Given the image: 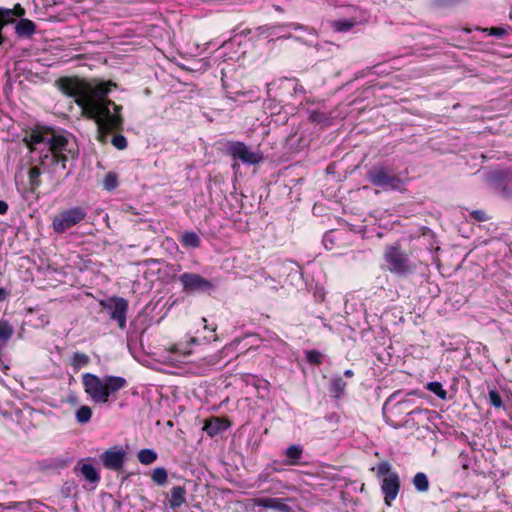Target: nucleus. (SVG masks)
<instances>
[{"label":"nucleus","mask_w":512,"mask_h":512,"mask_svg":"<svg viewBox=\"0 0 512 512\" xmlns=\"http://www.w3.org/2000/svg\"><path fill=\"white\" fill-rule=\"evenodd\" d=\"M55 86L63 95L74 98L84 118L95 121L98 141L105 142L109 134L123 130V108L108 98L112 88L117 87L112 80L93 83L77 76H63Z\"/></svg>","instance_id":"nucleus-1"},{"label":"nucleus","mask_w":512,"mask_h":512,"mask_svg":"<svg viewBox=\"0 0 512 512\" xmlns=\"http://www.w3.org/2000/svg\"><path fill=\"white\" fill-rule=\"evenodd\" d=\"M82 385L92 401L105 404L110 398H116V394L126 388L128 383L122 376L105 375L100 378L87 372L82 375Z\"/></svg>","instance_id":"nucleus-2"},{"label":"nucleus","mask_w":512,"mask_h":512,"mask_svg":"<svg viewBox=\"0 0 512 512\" xmlns=\"http://www.w3.org/2000/svg\"><path fill=\"white\" fill-rule=\"evenodd\" d=\"M68 144L67 137L55 134L51 129L47 140L48 150L41 159V166L43 168L52 166L54 172L58 171V169L65 170L69 158H75V153L68 149Z\"/></svg>","instance_id":"nucleus-3"},{"label":"nucleus","mask_w":512,"mask_h":512,"mask_svg":"<svg viewBox=\"0 0 512 512\" xmlns=\"http://www.w3.org/2000/svg\"><path fill=\"white\" fill-rule=\"evenodd\" d=\"M375 476L380 479V488L384 496V503L390 507L397 498L400 491L401 482L397 471L393 470L389 461L384 460L370 469Z\"/></svg>","instance_id":"nucleus-4"},{"label":"nucleus","mask_w":512,"mask_h":512,"mask_svg":"<svg viewBox=\"0 0 512 512\" xmlns=\"http://www.w3.org/2000/svg\"><path fill=\"white\" fill-rule=\"evenodd\" d=\"M383 261L385 269L398 277H407L416 270V265L397 243L385 247Z\"/></svg>","instance_id":"nucleus-5"},{"label":"nucleus","mask_w":512,"mask_h":512,"mask_svg":"<svg viewBox=\"0 0 512 512\" xmlns=\"http://www.w3.org/2000/svg\"><path fill=\"white\" fill-rule=\"evenodd\" d=\"M366 178L373 186L380 187L383 190H397L403 184L399 174L384 165L371 167L366 173Z\"/></svg>","instance_id":"nucleus-6"},{"label":"nucleus","mask_w":512,"mask_h":512,"mask_svg":"<svg viewBox=\"0 0 512 512\" xmlns=\"http://www.w3.org/2000/svg\"><path fill=\"white\" fill-rule=\"evenodd\" d=\"M224 152L234 160L232 164L234 170L239 168L238 161H241L243 164L256 165L263 160V155L260 152L252 151L241 141H228Z\"/></svg>","instance_id":"nucleus-7"},{"label":"nucleus","mask_w":512,"mask_h":512,"mask_svg":"<svg viewBox=\"0 0 512 512\" xmlns=\"http://www.w3.org/2000/svg\"><path fill=\"white\" fill-rule=\"evenodd\" d=\"M86 215L84 208L79 206L60 211L52 219L53 231L62 234L83 221Z\"/></svg>","instance_id":"nucleus-8"},{"label":"nucleus","mask_w":512,"mask_h":512,"mask_svg":"<svg viewBox=\"0 0 512 512\" xmlns=\"http://www.w3.org/2000/svg\"><path fill=\"white\" fill-rule=\"evenodd\" d=\"M179 281L182 284V291L186 294L208 292L214 287L210 280L192 272L181 274Z\"/></svg>","instance_id":"nucleus-9"},{"label":"nucleus","mask_w":512,"mask_h":512,"mask_svg":"<svg viewBox=\"0 0 512 512\" xmlns=\"http://www.w3.org/2000/svg\"><path fill=\"white\" fill-rule=\"evenodd\" d=\"M101 305L110 310V319L117 322L120 329L126 328V315L129 307L128 301L123 297H112L108 301H101Z\"/></svg>","instance_id":"nucleus-10"},{"label":"nucleus","mask_w":512,"mask_h":512,"mask_svg":"<svg viewBox=\"0 0 512 512\" xmlns=\"http://www.w3.org/2000/svg\"><path fill=\"white\" fill-rule=\"evenodd\" d=\"M430 412L431 411L427 408H409L408 411L406 412V416H403L400 419L388 418V424L394 428H418L419 425L424 421V416L429 414Z\"/></svg>","instance_id":"nucleus-11"},{"label":"nucleus","mask_w":512,"mask_h":512,"mask_svg":"<svg viewBox=\"0 0 512 512\" xmlns=\"http://www.w3.org/2000/svg\"><path fill=\"white\" fill-rule=\"evenodd\" d=\"M297 83L294 79L283 78L278 82L271 84V88L268 90L269 96H272L271 92L274 91L273 97L280 104H284L289 100L290 96L296 91Z\"/></svg>","instance_id":"nucleus-12"},{"label":"nucleus","mask_w":512,"mask_h":512,"mask_svg":"<svg viewBox=\"0 0 512 512\" xmlns=\"http://www.w3.org/2000/svg\"><path fill=\"white\" fill-rule=\"evenodd\" d=\"M285 29H293L295 31L301 30L304 32L311 33V30L308 26L300 24V23H276V24H267L260 26L258 28L259 34L265 37H271L277 35L279 32L284 31Z\"/></svg>","instance_id":"nucleus-13"},{"label":"nucleus","mask_w":512,"mask_h":512,"mask_svg":"<svg viewBox=\"0 0 512 512\" xmlns=\"http://www.w3.org/2000/svg\"><path fill=\"white\" fill-rule=\"evenodd\" d=\"M100 459L105 468L119 471L124 466L125 452L117 448L107 449L101 454Z\"/></svg>","instance_id":"nucleus-14"},{"label":"nucleus","mask_w":512,"mask_h":512,"mask_svg":"<svg viewBox=\"0 0 512 512\" xmlns=\"http://www.w3.org/2000/svg\"><path fill=\"white\" fill-rule=\"evenodd\" d=\"M51 132V128H47L41 125H36L34 128L30 130L24 137V142L30 151H34L36 146L39 144H46L48 136Z\"/></svg>","instance_id":"nucleus-15"},{"label":"nucleus","mask_w":512,"mask_h":512,"mask_svg":"<svg viewBox=\"0 0 512 512\" xmlns=\"http://www.w3.org/2000/svg\"><path fill=\"white\" fill-rule=\"evenodd\" d=\"M231 423L226 417H211L210 419L205 421L203 426V430L210 437H214L224 431H226L230 427Z\"/></svg>","instance_id":"nucleus-16"},{"label":"nucleus","mask_w":512,"mask_h":512,"mask_svg":"<svg viewBox=\"0 0 512 512\" xmlns=\"http://www.w3.org/2000/svg\"><path fill=\"white\" fill-rule=\"evenodd\" d=\"M256 506L266 509H273L278 512H292V508L281 498H257L254 500Z\"/></svg>","instance_id":"nucleus-17"},{"label":"nucleus","mask_w":512,"mask_h":512,"mask_svg":"<svg viewBox=\"0 0 512 512\" xmlns=\"http://www.w3.org/2000/svg\"><path fill=\"white\" fill-rule=\"evenodd\" d=\"M74 472H80L81 475L90 483H98L100 481V474L92 464L79 462L74 467Z\"/></svg>","instance_id":"nucleus-18"},{"label":"nucleus","mask_w":512,"mask_h":512,"mask_svg":"<svg viewBox=\"0 0 512 512\" xmlns=\"http://www.w3.org/2000/svg\"><path fill=\"white\" fill-rule=\"evenodd\" d=\"M36 32V24L27 18H21L15 25V33L20 38H30Z\"/></svg>","instance_id":"nucleus-19"},{"label":"nucleus","mask_w":512,"mask_h":512,"mask_svg":"<svg viewBox=\"0 0 512 512\" xmlns=\"http://www.w3.org/2000/svg\"><path fill=\"white\" fill-rule=\"evenodd\" d=\"M186 502V489L183 486H174L169 494V507L173 510L180 508Z\"/></svg>","instance_id":"nucleus-20"},{"label":"nucleus","mask_w":512,"mask_h":512,"mask_svg":"<svg viewBox=\"0 0 512 512\" xmlns=\"http://www.w3.org/2000/svg\"><path fill=\"white\" fill-rule=\"evenodd\" d=\"M179 242L184 248H199L201 245V238L194 231H185L179 238Z\"/></svg>","instance_id":"nucleus-21"},{"label":"nucleus","mask_w":512,"mask_h":512,"mask_svg":"<svg viewBox=\"0 0 512 512\" xmlns=\"http://www.w3.org/2000/svg\"><path fill=\"white\" fill-rule=\"evenodd\" d=\"M285 464L287 465H298L303 455V449L298 445H291L285 450Z\"/></svg>","instance_id":"nucleus-22"},{"label":"nucleus","mask_w":512,"mask_h":512,"mask_svg":"<svg viewBox=\"0 0 512 512\" xmlns=\"http://www.w3.org/2000/svg\"><path fill=\"white\" fill-rule=\"evenodd\" d=\"M409 408H411L409 400L399 401L391 408L389 413L385 416L386 421L388 422V418L400 419L401 415L406 416V412L408 411Z\"/></svg>","instance_id":"nucleus-23"},{"label":"nucleus","mask_w":512,"mask_h":512,"mask_svg":"<svg viewBox=\"0 0 512 512\" xmlns=\"http://www.w3.org/2000/svg\"><path fill=\"white\" fill-rule=\"evenodd\" d=\"M102 186L106 191H114L119 186L118 174L114 171L106 173L102 180Z\"/></svg>","instance_id":"nucleus-24"},{"label":"nucleus","mask_w":512,"mask_h":512,"mask_svg":"<svg viewBox=\"0 0 512 512\" xmlns=\"http://www.w3.org/2000/svg\"><path fill=\"white\" fill-rule=\"evenodd\" d=\"M90 363V358L87 354L83 352H75L70 361V365L74 368L75 371L86 367Z\"/></svg>","instance_id":"nucleus-25"},{"label":"nucleus","mask_w":512,"mask_h":512,"mask_svg":"<svg viewBox=\"0 0 512 512\" xmlns=\"http://www.w3.org/2000/svg\"><path fill=\"white\" fill-rule=\"evenodd\" d=\"M347 383L342 377L338 376L331 380L330 392L335 398H340L346 391Z\"/></svg>","instance_id":"nucleus-26"},{"label":"nucleus","mask_w":512,"mask_h":512,"mask_svg":"<svg viewBox=\"0 0 512 512\" xmlns=\"http://www.w3.org/2000/svg\"><path fill=\"white\" fill-rule=\"evenodd\" d=\"M413 485L418 492L424 493L429 489V480L425 473L418 472L413 477Z\"/></svg>","instance_id":"nucleus-27"},{"label":"nucleus","mask_w":512,"mask_h":512,"mask_svg":"<svg viewBox=\"0 0 512 512\" xmlns=\"http://www.w3.org/2000/svg\"><path fill=\"white\" fill-rule=\"evenodd\" d=\"M355 25V19H340L331 22V27L335 32L350 31Z\"/></svg>","instance_id":"nucleus-28"},{"label":"nucleus","mask_w":512,"mask_h":512,"mask_svg":"<svg viewBox=\"0 0 512 512\" xmlns=\"http://www.w3.org/2000/svg\"><path fill=\"white\" fill-rule=\"evenodd\" d=\"M157 457V453L148 448L141 449L137 454L138 461L143 465H150L154 463L157 460Z\"/></svg>","instance_id":"nucleus-29"},{"label":"nucleus","mask_w":512,"mask_h":512,"mask_svg":"<svg viewBox=\"0 0 512 512\" xmlns=\"http://www.w3.org/2000/svg\"><path fill=\"white\" fill-rule=\"evenodd\" d=\"M41 169L38 166H33L29 169V184L31 191H35L41 185L40 181Z\"/></svg>","instance_id":"nucleus-30"},{"label":"nucleus","mask_w":512,"mask_h":512,"mask_svg":"<svg viewBox=\"0 0 512 512\" xmlns=\"http://www.w3.org/2000/svg\"><path fill=\"white\" fill-rule=\"evenodd\" d=\"M151 479L157 485H165L168 480V472L164 467H157L153 470L151 474Z\"/></svg>","instance_id":"nucleus-31"},{"label":"nucleus","mask_w":512,"mask_h":512,"mask_svg":"<svg viewBox=\"0 0 512 512\" xmlns=\"http://www.w3.org/2000/svg\"><path fill=\"white\" fill-rule=\"evenodd\" d=\"M14 333L13 326L7 320H0V340L7 342Z\"/></svg>","instance_id":"nucleus-32"},{"label":"nucleus","mask_w":512,"mask_h":512,"mask_svg":"<svg viewBox=\"0 0 512 512\" xmlns=\"http://www.w3.org/2000/svg\"><path fill=\"white\" fill-rule=\"evenodd\" d=\"M426 389L432 393H434L441 400H445L447 398V391L443 388L440 382L434 381L429 382L426 385Z\"/></svg>","instance_id":"nucleus-33"},{"label":"nucleus","mask_w":512,"mask_h":512,"mask_svg":"<svg viewBox=\"0 0 512 512\" xmlns=\"http://www.w3.org/2000/svg\"><path fill=\"white\" fill-rule=\"evenodd\" d=\"M75 417L80 424L88 423L92 417V410L89 406L83 405L76 411Z\"/></svg>","instance_id":"nucleus-34"},{"label":"nucleus","mask_w":512,"mask_h":512,"mask_svg":"<svg viewBox=\"0 0 512 512\" xmlns=\"http://www.w3.org/2000/svg\"><path fill=\"white\" fill-rule=\"evenodd\" d=\"M306 360L311 365H321L323 363V355L318 350H309L306 352Z\"/></svg>","instance_id":"nucleus-35"},{"label":"nucleus","mask_w":512,"mask_h":512,"mask_svg":"<svg viewBox=\"0 0 512 512\" xmlns=\"http://www.w3.org/2000/svg\"><path fill=\"white\" fill-rule=\"evenodd\" d=\"M0 508L3 510H19L25 512L29 509V505L26 502L12 501L6 504H0Z\"/></svg>","instance_id":"nucleus-36"},{"label":"nucleus","mask_w":512,"mask_h":512,"mask_svg":"<svg viewBox=\"0 0 512 512\" xmlns=\"http://www.w3.org/2000/svg\"><path fill=\"white\" fill-rule=\"evenodd\" d=\"M10 11L8 8L0 7V45L4 42V37L2 35V30L5 25L10 24L8 18L10 17Z\"/></svg>","instance_id":"nucleus-37"},{"label":"nucleus","mask_w":512,"mask_h":512,"mask_svg":"<svg viewBox=\"0 0 512 512\" xmlns=\"http://www.w3.org/2000/svg\"><path fill=\"white\" fill-rule=\"evenodd\" d=\"M309 120L316 124H326L329 118L326 113L314 110L310 112Z\"/></svg>","instance_id":"nucleus-38"},{"label":"nucleus","mask_w":512,"mask_h":512,"mask_svg":"<svg viewBox=\"0 0 512 512\" xmlns=\"http://www.w3.org/2000/svg\"><path fill=\"white\" fill-rule=\"evenodd\" d=\"M488 396H489V403L492 406H494L495 408H498V409L503 407V401H502L501 395L496 389L489 390Z\"/></svg>","instance_id":"nucleus-39"},{"label":"nucleus","mask_w":512,"mask_h":512,"mask_svg":"<svg viewBox=\"0 0 512 512\" xmlns=\"http://www.w3.org/2000/svg\"><path fill=\"white\" fill-rule=\"evenodd\" d=\"M111 143L118 150H124L125 148H127V145H128L126 137L122 134L114 135L111 140Z\"/></svg>","instance_id":"nucleus-40"},{"label":"nucleus","mask_w":512,"mask_h":512,"mask_svg":"<svg viewBox=\"0 0 512 512\" xmlns=\"http://www.w3.org/2000/svg\"><path fill=\"white\" fill-rule=\"evenodd\" d=\"M483 31L487 32L490 36H495L497 38H503L504 36L507 35V30L504 27L495 26L485 28Z\"/></svg>","instance_id":"nucleus-41"},{"label":"nucleus","mask_w":512,"mask_h":512,"mask_svg":"<svg viewBox=\"0 0 512 512\" xmlns=\"http://www.w3.org/2000/svg\"><path fill=\"white\" fill-rule=\"evenodd\" d=\"M470 216H471V218H473L474 220H476L478 222H485L490 219V216L486 213V211L481 210V209L472 210L470 212Z\"/></svg>","instance_id":"nucleus-42"},{"label":"nucleus","mask_w":512,"mask_h":512,"mask_svg":"<svg viewBox=\"0 0 512 512\" xmlns=\"http://www.w3.org/2000/svg\"><path fill=\"white\" fill-rule=\"evenodd\" d=\"M10 11V17L8 18L9 20V23H13L14 22V17L17 16V17H22L24 14H25V9L19 4H15L14 8L13 9H9Z\"/></svg>","instance_id":"nucleus-43"},{"label":"nucleus","mask_w":512,"mask_h":512,"mask_svg":"<svg viewBox=\"0 0 512 512\" xmlns=\"http://www.w3.org/2000/svg\"><path fill=\"white\" fill-rule=\"evenodd\" d=\"M170 351L173 353H179L180 355H190L191 351L188 350L186 345H183L181 343H177L171 346Z\"/></svg>","instance_id":"nucleus-44"},{"label":"nucleus","mask_w":512,"mask_h":512,"mask_svg":"<svg viewBox=\"0 0 512 512\" xmlns=\"http://www.w3.org/2000/svg\"><path fill=\"white\" fill-rule=\"evenodd\" d=\"M490 177L494 182H501L505 178V173L501 171H496L493 172Z\"/></svg>","instance_id":"nucleus-45"},{"label":"nucleus","mask_w":512,"mask_h":512,"mask_svg":"<svg viewBox=\"0 0 512 512\" xmlns=\"http://www.w3.org/2000/svg\"><path fill=\"white\" fill-rule=\"evenodd\" d=\"M9 296L10 292L5 288L0 287V302L5 301Z\"/></svg>","instance_id":"nucleus-46"},{"label":"nucleus","mask_w":512,"mask_h":512,"mask_svg":"<svg viewBox=\"0 0 512 512\" xmlns=\"http://www.w3.org/2000/svg\"><path fill=\"white\" fill-rule=\"evenodd\" d=\"M8 204L7 202L0 200V215H5L8 211Z\"/></svg>","instance_id":"nucleus-47"},{"label":"nucleus","mask_w":512,"mask_h":512,"mask_svg":"<svg viewBox=\"0 0 512 512\" xmlns=\"http://www.w3.org/2000/svg\"><path fill=\"white\" fill-rule=\"evenodd\" d=\"M344 376L347 378H352L354 376V372L351 369H347L344 371Z\"/></svg>","instance_id":"nucleus-48"},{"label":"nucleus","mask_w":512,"mask_h":512,"mask_svg":"<svg viewBox=\"0 0 512 512\" xmlns=\"http://www.w3.org/2000/svg\"><path fill=\"white\" fill-rule=\"evenodd\" d=\"M275 9H276V11H278V12H282V11H283V10H282V8H281V7H279V6H277Z\"/></svg>","instance_id":"nucleus-49"},{"label":"nucleus","mask_w":512,"mask_h":512,"mask_svg":"<svg viewBox=\"0 0 512 512\" xmlns=\"http://www.w3.org/2000/svg\"><path fill=\"white\" fill-rule=\"evenodd\" d=\"M324 241L325 243L328 241V235L325 236Z\"/></svg>","instance_id":"nucleus-50"},{"label":"nucleus","mask_w":512,"mask_h":512,"mask_svg":"<svg viewBox=\"0 0 512 512\" xmlns=\"http://www.w3.org/2000/svg\"><path fill=\"white\" fill-rule=\"evenodd\" d=\"M191 342L195 343V342H196V339H195V338H192V339H191Z\"/></svg>","instance_id":"nucleus-51"}]
</instances>
